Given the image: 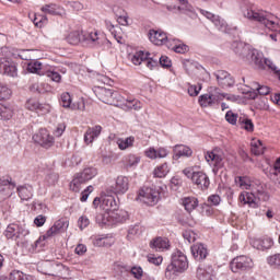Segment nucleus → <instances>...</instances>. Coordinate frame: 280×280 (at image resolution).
Instances as JSON below:
<instances>
[{"instance_id":"nucleus-1","label":"nucleus","mask_w":280,"mask_h":280,"mask_svg":"<svg viewBox=\"0 0 280 280\" xmlns=\"http://www.w3.org/2000/svg\"><path fill=\"white\" fill-rule=\"evenodd\" d=\"M232 48L234 54L242 58L244 62L254 65L256 69H264V52L237 42L232 44Z\"/></svg>"},{"instance_id":"nucleus-2","label":"nucleus","mask_w":280,"mask_h":280,"mask_svg":"<svg viewBox=\"0 0 280 280\" xmlns=\"http://www.w3.org/2000/svg\"><path fill=\"white\" fill-rule=\"evenodd\" d=\"M187 268H189L187 256L177 249L171 256V264L166 267L165 277L167 279H175L179 275H183Z\"/></svg>"},{"instance_id":"nucleus-3","label":"nucleus","mask_w":280,"mask_h":280,"mask_svg":"<svg viewBox=\"0 0 280 280\" xmlns=\"http://www.w3.org/2000/svg\"><path fill=\"white\" fill-rule=\"evenodd\" d=\"M82 38L96 49L104 45V35H100L97 31H92L84 35L80 34V31H73L66 37V40L69 45H78L82 42Z\"/></svg>"},{"instance_id":"nucleus-4","label":"nucleus","mask_w":280,"mask_h":280,"mask_svg":"<svg viewBox=\"0 0 280 280\" xmlns=\"http://www.w3.org/2000/svg\"><path fill=\"white\" fill-rule=\"evenodd\" d=\"M96 174L97 168L95 167H86L82 172L77 173L70 183L71 191H80V189H82V185H84V183H89V180H93Z\"/></svg>"},{"instance_id":"nucleus-5","label":"nucleus","mask_w":280,"mask_h":280,"mask_svg":"<svg viewBox=\"0 0 280 280\" xmlns=\"http://www.w3.org/2000/svg\"><path fill=\"white\" fill-rule=\"evenodd\" d=\"M28 233L30 232L25 230L23 225L11 223L4 230L3 235L7 237V240H13V242H16L18 246H24L25 235H27Z\"/></svg>"},{"instance_id":"nucleus-6","label":"nucleus","mask_w":280,"mask_h":280,"mask_svg":"<svg viewBox=\"0 0 280 280\" xmlns=\"http://www.w3.org/2000/svg\"><path fill=\"white\" fill-rule=\"evenodd\" d=\"M161 199V192L152 187H142L138 192L137 200L143 202L144 205H149V207H154Z\"/></svg>"},{"instance_id":"nucleus-7","label":"nucleus","mask_w":280,"mask_h":280,"mask_svg":"<svg viewBox=\"0 0 280 280\" xmlns=\"http://www.w3.org/2000/svg\"><path fill=\"white\" fill-rule=\"evenodd\" d=\"M253 258L248 256H236L231 262L230 268L232 272H246L254 267Z\"/></svg>"},{"instance_id":"nucleus-8","label":"nucleus","mask_w":280,"mask_h":280,"mask_svg":"<svg viewBox=\"0 0 280 280\" xmlns=\"http://www.w3.org/2000/svg\"><path fill=\"white\" fill-rule=\"evenodd\" d=\"M131 62L136 66L141 65V62H144L145 67L148 69H154L155 67H159V60L150 57V52H144L143 50H140L136 52L132 58Z\"/></svg>"},{"instance_id":"nucleus-9","label":"nucleus","mask_w":280,"mask_h":280,"mask_svg":"<svg viewBox=\"0 0 280 280\" xmlns=\"http://www.w3.org/2000/svg\"><path fill=\"white\" fill-rule=\"evenodd\" d=\"M208 163H212L217 170L224 167V151L220 148H214L212 151H208L205 155Z\"/></svg>"},{"instance_id":"nucleus-10","label":"nucleus","mask_w":280,"mask_h":280,"mask_svg":"<svg viewBox=\"0 0 280 280\" xmlns=\"http://www.w3.org/2000/svg\"><path fill=\"white\" fill-rule=\"evenodd\" d=\"M33 141L46 150L51 148V145L55 143L52 136L47 129H39L38 132L33 136Z\"/></svg>"},{"instance_id":"nucleus-11","label":"nucleus","mask_w":280,"mask_h":280,"mask_svg":"<svg viewBox=\"0 0 280 280\" xmlns=\"http://www.w3.org/2000/svg\"><path fill=\"white\" fill-rule=\"evenodd\" d=\"M186 176H190L192 183L199 187V189H209V185H211V182L209 180V176L202 172H186Z\"/></svg>"},{"instance_id":"nucleus-12","label":"nucleus","mask_w":280,"mask_h":280,"mask_svg":"<svg viewBox=\"0 0 280 280\" xmlns=\"http://www.w3.org/2000/svg\"><path fill=\"white\" fill-rule=\"evenodd\" d=\"M25 108H27V110H32L33 113H37L38 115H47L51 107L49 104H40L36 98H30L25 103Z\"/></svg>"},{"instance_id":"nucleus-13","label":"nucleus","mask_w":280,"mask_h":280,"mask_svg":"<svg viewBox=\"0 0 280 280\" xmlns=\"http://www.w3.org/2000/svg\"><path fill=\"white\" fill-rule=\"evenodd\" d=\"M214 78H217L218 84L219 86H222V89H229L235 84V79L231 77V73L224 70L214 72Z\"/></svg>"},{"instance_id":"nucleus-14","label":"nucleus","mask_w":280,"mask_h":280,"mask_svg":"<svg viewBox=\"0 0 280 280\" xmlns=\"http://www.w3.org/2000/svg\"><path fill=\"white\" fill-rule=\"evenodd\" d=\"M16 187V184L12 182L11 177L0 178V200H5V198H10L12 196V189Z\"/></svg>"},{"instance_id":"nucleus-15","label":"nucleus","mask_w":280,"mask_h":280,"mask_svg":"<svg viewBox=\"0 0 280 280\" xmlns=\"http://www.w3.org/2000/svg\"><path fill=\"white\" fill-rule=\"evenodd\" d=\"M101 209L106 213L117 211V209H119V200L115 199L114 196L105 195L104 197H101Z\"/></svg>"},{"instance_id":"nucleus-16","label":"nucleus","mask_w":280,"mask_h":280,"mask_svg":"<svg viewBox=\"0 0 280 280\" xmlns=\"http://www.w3.org/2000/svg\"><path fill=\"white\" fill-rule=\"evenodd\" d=\"M114 194L122 196L130 189V179L127 176H118L115 184L112 186Z\"/></svg>"},{"instance_id":"nucleus-17","label":"nucleus","mask_w":280,"mask_h":280,"mask_svg":"<svg viewBox=\"0 0 280 280\" xmlns=\"http://www.w3.org/2000/svg\"><path fill=\"white\" fill-rule=\"evenodd\" d=\"M213 266L211 264H200L197 269V277L199 280H213Z\"/></svg>"},{"instance_id":"nucleus-18","label":"nucleus","mask_w":280,"mask_h":280,"mask_svg":"<svg viewBox=\"0 0 280 280\" xmlns=\"http://www.w3.org/2000/svg\"><path fill=\"white\" fill-rule=\"evenodd\" d=\"M213 266L211 264H200L197 269V277L199 280H213Z\"/></svg>"},{"instance_id":"nucleus-19","label":"nucleus","mask_w":280,"mask_h":280,"mask_svg":"<svg viewBox=\"0 0 280 280\" xmlns=\"http://www.w3.org/2000/svg\"><path fill=\"white\" fill-rule=\"evenodd\" d=\"M250 245L253 248H256V250H270V248L275 246V241L270 237L253 238Z\"/></svg>"},{"instance_id":"nucleus-20","label":"nucleus","mask_w":280,"mask_h":280,"mask_svg":"<svg viewBox=\"0 0 280 280\" xmlns=\"http://www.w3.org/2000/svg\"><path fill=\"white\" fill-rule=\"evenodd\" d=\"M148 36L153 45H165L170 40L167 34H165L163 31L150 30Z\"/></svg>"},{"instance_id":"nucleus-21","label":"nucleus","mask_w":280,"mask_h":280,"mask_svg":"<svg viewBox=\"0 0 280 280\" xmlns=\"http://www.w3.org/2000/svg\"><path fill=\"white\" fill-rule=\"evenodd\" d=\"M190 250L196 261H202V259H207V255H209L207 247L202 243H196L190 247Z\"/></svg>"},{"instance_id":"nucleus-22","label":"nucleus","mask_w":280,"mask_h":280,"mask_svg":"<svg viewBox=\"0 0 280 280\" xmlns=\"http://www.w3.org/2000/svg\"><path fill=\"white\" fill-rule=\"evenodd\" d=\"M128 218V212L124 210H112L107 214V219L109 221V224H119L121 222H126V219Z\"/></svg>"},{"instance_id":"nucleus-23","label":"nucleus","mask_w":280,"mask_h":280,"mask_svg":"<svg viewBox=\"0 0 280 280\" xmlns=\"http://www.w3.org/2000/svg\"><path fill=\"white\" fill-rule=\"evenodd\" d=\"M192 154H194V151L191 150V148H189L185 144H176L173 148V159H174V161H178V159H180V156L189 158Z\"/></svg>"},{"instance_id":"nucleus-24","label":"nucleus","mask_w":280,"mask_h":280,"mask_svg":"<svg viewBox=\"0 0 280 280\" xmlns=\"http://www.w3.org/2000/svg\"><path fill=\"white\" fill-rule=\"evenodd\" d=\"M100 135H102V126L96 125L94 127H90L84 133V142L89 145V143H93Z\"/></svg>"},{"instance_id":"nucleus-25","label":"nucleus","mask_w":280,"mask_h":280,"mask_svg":"<svg viewBox=\"0 0 280 280\" xmlns=\"http://www.w3.org/2000/svg\"><path fill=\"white\" fill-rule=\"evenodd\" d=\"M150 248L158 252L167 250L170 248V241L163 237H155L150 242Z\"/></svg>"},{"instance_id":"nucleus-26","label":"nucleus","mask_w":280,"mask_h":280,"mask_svg":"<svg viewBox=\"0 0 280 280\" xmlns=\"http://www.w3.org/2000/svg\"><path fill=\"white\" fill-rule=\"evenodd\" d=\"M40 11L44 14H50L51 16H58V15L62 14L63 9L56 3H49V4H44L40 8Z\"/></svg>"},{"instance_id":"nucleus-27","label":"nucleus","mask_w":280,"mask_h":280,"mask_svg":"<svg viewBox=\"0 0 280 280\" xmlns=\"http://www.w3.org/2000/svg\"><path fill=\"white\" fill-rule=\"evenodd\" d=\"M0 69L2 70L3 75H9V78H16V75H19L16 66L10 65L8 61H0Z\"/></svg>"},{"instance_id":"nucleus-28","label":"nucleus","mask_w":280,"mask_h":280,"mask_svg":"<svg viewBox=\"0 0 280 280\" xmlns=\"http://www.w3.org/2000/svg\"><path fill=\"white\" fill-rule=\"evenodd\" d=\"M18 194L21 200H32L34 197V188L31 185L18 187Z\"/></svg>"},{"instance_id":"nucleus-29","label":"nucleus","mask_w":280,"mask_h":280,"mask_svg":"<svg viewBox=\"0 0 280 280\" xmlns=\"http://www.w3.org/2000/svg\"><path fill=\"white\" fill-rule=\"evenodd\" d=\"M182 205H183L185 211H187V213H191V211H194L198 207V198L184 197L182 199Z\"/></svg>"},{"instance_id":"nucleus-30","label":"nucleus","mask_w":280,"mask_h":280,"mask_svg":"<svg viewBox=\"0 0 280 280\" xmlns=\"http://www.w3.org/2000/svg\"><path fill=\"white\" fill-rule=\"evenodd\" d=\"M141 108V102L135 98H126L122 103L124 110H139Z\"/></svg>"},{"instance_id":"nucleus-31","label":"nucleus","mask_w":280,"mask_h":280,"mask_svg":"<svg viewBox=\"0 0 280 280\" xmlns=\"http://www.w3.org/2000/svg\"><path fill=\"white\" fill-rule=\"evenodd\" d=\"M28 18L33 21L35 27H44V25H47L48 23L47 15L34 13L32 18V13H30Z\"/></svg>"},{"instance_id":"nucleus-32","label":"nucleus","mask_w":280,"mask_h":280,"mask_svg":"<svg viewBox=\"0 0 280 280\" xmlns=\"http://www.w3.org/2000/svg\"><path fill=\"white\" fill-rule=\"evenodd\" d=\"M238 124L241 128H243L247 132H253V130H255V125L253 124V120L246 116L238 117Z\"/></svg>"},{"instance_id":"nucleus-33","label":"nucleus","mask_w":280,"mask_h":280,"mask_svg":"<svg viewBox=\"0 0 280 280\" xmlns=\"http://www.w3.org/2000/svg\"><path fill=\"white\" fill-rule=\"evenodd\" d=\"M116 143L119 150H128V148H132V145H135V137H128L126 139L118 138Z\"/></svg>"},{"instance_id":"nucleus-34","label":"nucleus","mask_w":280,"mask_h":280,"mask_svg":"<svg viewBox=\"0 0 280 280\" xmlns=\"http://www.w3.org/2000/svg\"><path fill=\"white\" fill-rule=\"evenodd\" d=\"M28 73H36L37 75H44L43 63L39 61H31L27 65Z\"/></svg>"},{"instance_id":"nucleus-35","label":"nucleus","mask_w":280,"mask_h":280,"mask_svg":"<svg viewBox=\"0 0 280 280\" xmlns=\"http://www.w3.org/2000/svg\"><path fill=\"white\" fill-rule=\"evenodd\" d=\"M9 280H36L33 276H27L23 271L13 270L9 275Z\"/></svg>"},{"instance_id":"nucleus-36","label":"nucleus","mask_w":280,"mask_h":280,"mask_svg":"<svg viewBox=\"0 0 280 280\" xmlns=\"http://www.w3.org/2000/svg\"><path fill=\"white\" fill-rule=\"evenodd\" d=\"M155 178H165L167 174H170V165L167 163H164L160 166H158L153 172Z\"/></svg>"},{"instance_id":"nucleus-37","label":"nucleus","mask_w":280,"mask_h":280,"mask_svg":"<svg viewBox=\"0 0 280 280\" xmlns=\"http://www.w3.org/2000/svg\"><path fill=\"white\" fill-rule=\"evenodd\" d=\"M267 264L270 268H275L276 270H280V253L273 254L267 257Z\"/></svg>"},{"instance_id":"nucleus-38","label":"nucleus","mask_w":280,"mask_h":280,"mask_svg":"<svg viewBox=\"0 0 280 280\" xmlns=\"http://www.w3.org/2000/svg\"><path fill=\"white\" fill-rule=\"evenodd\" d=\"M209 95L213 104H218L219 102H222V100L224 98V94H221L220 89L218 88H210Z\"/></svg>"},{"instance_id":"nucleus-39","label":"nucleus","mask_w":280,"mask_h":280,"mask_svg":"<svg viewBox=\"0 0 280 280\" xmlns=\"http://www.w3.org/2000/svg\"><path fill=\"white\" fill-rule=\"evenodd\" d=\"M252 153L255 154V156L264 154V143L261 142V140H253Z\"/></svg>"},{"instance_id":"nucleus-40","label":"nucleus","mask_w":280,"mask_h":280,"mask_svg":"<svg viewBox=\"0 0 280 280\" xmlns=\"http://www.w3.org/2000/svg\"><path fill=\"white\" fill-rule=\"evenodd\" d=\"M279 174H280V158L276 160V162L273 163V166H270L269 177L271 180H275V178H277Z\"/></svg>"},{"instance_id":"nucleus-41","label":"nucleus","mask_w":280,"mask_h":280,"mask_svg":"<svg viewBox=\"0 0 280 280\" xmlns=\"http://www.w3.org/2000/svg\"><path fill=\"white\" fill-rule=\"evenodd\" d=\"M199 104L202 108H207V106H215L210 94H202L199 96Z\"/></svg>"},{"instance_id":"nucleus-42","label":"nucleus","mask_w":280,"mask_h":280,"mask_svg":"<svg viewBox=\"0 0 280 280\" xmlns=\"http://www.w3.org/2000/svg\"><path fill=\"white\" fill-rule=\"evenodd\" d=\"M182 4L180 7H177L178 12H183V14H191L194 13V7L191 4L187 3V0H178Z\"/></svg>"},{"instance_id":"nucleus-43","label":"nucleus","mask_w":280,"mask_h":280,"mask_svg":"<svg viewBox=\"0 0 280 280\" xmlns=\"http://www.w3.org/2000/svg\"><path fill=\"white\" fill-rule=\"evenodd\" d=\"M236 185H240L243 189H253V184L248 177H237L235 179Z\"/></svg>"},{"instance_id":"nucleus-44","label":"nucleus","mask_w":280,"mask_h":280,"mask_svg":"<svg viewBox=\"0 0 280 280\" xmlns=\"http://www.w3.org/2000/svg\"><path fill=\"white\" fill-rule=\"evenodd\" d=\"M13 112L10 107H5L0 104V119L8 120L12 119Z\"/></svg>"},{"instance_id":"nucleus-45","label":"nucleus","mask_w":280,"mask_h":280,"mask_svg":"<svg viewBox=\"0 0 280 280\" xmlns=\"http://www.w3.org/2000/svg\"><path fill=\"white\" fill-rule=\"evenodd\" d=\"M139 161H141L137 155L129 154L125 158V163L127 167H137L139 165Z\"/></svg>"},{"instance_id":"nucleus-46","label":"nucleus","mask_w":280,"mask_h":280,"mask_svg":"<svg viewBox=\"0 0 280 280\" xmlns=\"http://www.w3.org/2000/svg\"><path fill=\"white\" fill-rule=\"evenodd\" d=\"M247 205L252 207V209H257L259 207V201H257L256 192H247Z\"/></svg>"},{"instance_id":"nucleus-47","label":"nucleus","mask_w":280,"mask_h":280,"mask_svg":"<svg viewBox=\"0 0 280 280\" xmlns=\"http://www.w3.org/2000/svg\"><path fill=\"white\" fill-rule=\"evenodd\" d=\"M174 43L175 45L173 47V51H175V54H187V51H189V46L180 44L176 39L174 40Z\"/></svg>"},{"instance_id":"nucleus-48","label":"nucleus","mask_w":280,"mask_h":280,"mask_svg":"<svg viewBox=\"0 0 280 280\" xmlns=\"http://www.w3.org/2000/svg\"><path fill=\"white\" fill-rule=\"evenodd\" d=\"M213 25H215L217 28L220 30V32H225L226 31V22L221 19L219 15H217L213 21H212Z\"/></svg>"},{"instance_id":"nucleus-49","label":"nucleus","mask_w":280,"mask_h":280,"mask_svg":"<svg viewBox=\"0 0 280 280\" xmlns=\"http://www.w3.org/2000/svg\"><path fill=\"white\" fill-rule=\"evenodd\" d=\"M147 260L149 264H153V266H161L163 264V256H156L154 254H149L147 256Z\"/></svg>"},{"instance_id":"nucleus-50","label":"nucleus","mask_w":280,"mask_h":280,"mask_svg":"<svg viewBox=\"0 0 280 280\" xmlns=\"http://www.w3.org/2000/svg\"><path fill=\"white\" fill-rule=\"evenodd\" d=\"M10 95H12V91L8 89V86L0 84V102H3V100H10Z\"/></svg>"},{"instance_id":"nucleus-51","label":"nucleus","mask_w":280,"mask_h":280,"mask_svg":"<svg viewBox=\"0 0 280 280\" xmlns=\"http://www.w3.org/2000/svg\"><path fill=\"white\" fill-rule=\"evenodd\" d=\"M60 104L63 108H69V106H71V94L68 92L62 93L60 97Z\"/></svg>"},{"instance_id":"nucleus-52","label":"nucleus","mask_w":280,"mask_h":280,"mask_svg":"<svg viewBox=\"0 0 280 280\" xmlns=\"http://www.w3.org/2000/svg\"><path fill=\"white\" fill-rule=\"evenodd\" d=\"M257 202H267V200H270V195L265 190H257L256 192Z\"/></svg>"},{"instance_id":"nucleus-53","label":"nucleus","mask_w":280,"mask_h":280,"mask_svg":"<svg viewBox=\"0 0 280 280\" xmlns=\"http://www.w3.org/2000/svg\"><path fill=\"white\" fill-rule=\"evenodd\" d=\"M200 91H202V85L201 84H199V85H189L188 86V95H190V97L198 96Z\"/></svg>"},{"instance_id":"nucleus-54","label":"nucleus","mask_w":280,"mask_h":280,"mask_svg":"<svg viewBox=\"0 0 280 280\" xmlns=\"http://www.w3.org/2000/svg\"><path fill=\"white\" fill-rule=\"evenodd\" d=\"M225 119L229 124L235 126V124H237V114L233 113L232 110H229L225 114Z\"/></svg>"},{"instance_id":"nucleus-55","label":"nucleus","mask_w":280,"mask_h":280,"mask_svg":"<svg viewBox=\"0 0 280 280\" xmlns=\"http://www.w3.org/2000/svg\"><path fill=\"white\" fill-rule=\"evenodd\" d=\"M158 65H161V67H163L164 69H170V67H172V60L168 59L167 56H161L159 58Z\"/></svg>"},{"instance_id":"nucleus-56","label":"nucleus","mask_w":280,"mask_h":280,"mask_svg":"<svg viewBox=\"0 0 280 280\" xmlns=\"http://www.w3.org/2000/svg\"><path fill=\"white\" fill-rule=\"evenodd\" d=\"M262 62H264V69H266V67H268L269 69H271V71H275V73L279 74L280 71L277 69V66H275V63L272 62V60L270 59H264L262 57Z\"/></svg>"},{"instance_id":"nucleus-57","label":"nucleus","mask_w":280,"mask_h":280,"mask_svg":"<svg viewBox=\"0 0 280 280\" xmlns=\"http://www.w3.org/2000/svg\"><path fill=\"white\" fill-rule=\"evenodd\" d=\"M96 222H97V224H110L108 221V212L98 213L96 215Z\"/></svg>"},{"instance_id":"nucleus-58","label":"nucleus","mask_w":280,"mask_h":280,"mask_svg":"<svg viewBox=\"0 0 280 280\" xmlns=\"http://www.w3.org/2000/svg\"><path fill=\"white\" fill-rule=\"evenodd\" d=\"M260 86L261 85L258 82H252L250 83V89H252V91H254L249 95L250 100H257V93H258Z\"/></svg>"},{"instance_id":"nucleus-59","label":"nucleus","mask_w":280,"mask_h":280,"mask_svg":"<svg viewBox=\"0 0 280 280\" xmlns=\"http://www.w3.org/2000/svg\"><path fill=\"white\" fill-rule=\"evenodd\" d=\"M78 224H79L80 230L84 231V229H86V226H89V224H91V221L89 220V218L83 215V217H80Z\"/></svg>"},{"instance_id":"nucleus-60","label":"nucleus","mask_w":280,"mask_h":280,"mask_svg":"<svg viewBox=\"0 0 280 280\" xmlns=\"http://www.w3.org/2000/svg\"><path fill=\"white\" fill-rule=\"evenodd\" d=\"M46 75H47V78H50V80H52V82H60V80H62V77L60 75V73H58L56 71H47Z\"/></svg>"},{"instance_id":"nucleus-61","label":"nucleus","mask_w":280,"mask_h":280,"mask_svg":"<svg viewBox=\"0 0 280 280\" xmlns=\"http://www.w3.org/2000/svg\"><path fill=\"white\" fill-rule=\"evenodd\" d=\"M94 246H110L108 243V237H96L94 240Z\"/></svg>"},{"instance_id":"nucleus-62","label":"nucleus","mask_w":280,"mask_h":280,"mask_svg":"<svg viewBox=\"0 0 280 280\" xmlns=\"http://www.w3.org/2000/svg\"><path fill=\"white\" fill-rule=\"evenodd\" d=\"M58 173H50L46 176V182L48 185H56V183H58Z\"/></svg>"},{"instance_id":"nucleus-63","label":"nucleus","mask_w":280,"mask_h":280,"mask_svg":"<svg viewBox=\"0 0 280 280\" xmlns=\"http://www.w3.org/2000/svg\"><path fill=\"white\" fill-rule=\"evenodd\" d=\"M55 229L57 231H62V229H68L69 228V222L65 221V220H58L55 222L54 224Z\"/></svg>"},{"instance_id":"nucleus-64","label":"nucleus","mask_w":280,"mask_h":280,"mask_svg":"<svg viewBox=\"0 0 280 280\" xmlns=\"http://www.w3.org/2000/svg\"><path fill=\"white\" fill-rule=\"evenodd\" d=\"M221 201L222 199L220 198L219 195H211L210 197H208V202L210 205H213V207H218V205H220Z\"/></svg>"}]
</instances>
